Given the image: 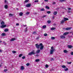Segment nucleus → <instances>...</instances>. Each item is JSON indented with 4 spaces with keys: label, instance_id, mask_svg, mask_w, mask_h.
<instances>
[{
    "label": "nucleus",
    "instance_id": "1",
    "mask_svg": "<svg viewBox=\"0 0 73 73\" xmlns=\"http://www.w3.org/2000/svg\"><path fill=\"white\" fill-rule=\"evenodd\" d=\"M36 54L35 53V51L34 50H33V51H32L31 52H30L29 53V55H32V54Z\"/></svg>",
    "mask_w": 73,
    "mask_h": 73
},
{
    "label": "nucleus",
    "instance_id": "2",
    "mask_svg": "<svg viewBox=\"0 0 73 73\" xmlns=\"http://www.w3.org/2000/svg\"><path fill=\"white\" fill-rule=\"evenodd\" d=\"M43 48H44V46L42 45V44H40V50H42L43 49Z\"/></svg>",
    "mask_w": 73,
    "mask_h": 73
},
{
    "label": "nucleus",
    "instance_id": "3",
    "mask_svg": "<svg viewBox=\"0 0 73 73\" xmlns=\"http://www.w3.org/2000/svg\"><path fill=\"white\" fill-rule=\"evenodd\" d=\"M36 47L37 49H39L40 48V44L38 45V44H35Z\"/></svg>",
    "mask_w": 73,
    "mask_h": 73
},
{
    "label": "nucleus",
    "instance_id": "4",
    "mask_svg": "<svg viewBox=\"0 0 73 73\" xmlns=\"http://www.w3.org/2000/svg\"><path fill=\"white\" fill-rule=\"evenodd\" d=\"M54 51V49H52L50 50V54H52L53 52Z\"/></svg>",
    "mask_w": 73,
    "mask_h": 73
},
{
    "label": "nucleus",
    "instance_id": "5",
    "mask_svg": "<svg viewBox=\"0 0 73 73\" xmlns=\"http://www.w3.org/2000/svg\"><path fill=\"white\" fill-rule=\"evenodd\" d=\"M31 5L30 4H27L26 5V7H31Z\"/></svg>",
    "mask_w": 73,
    "mask_h": 73
},
{
    "label": "nucleus",
    "instance_id": "6",
    "mask_svg": "<svg viewBox=\"0 0 73 73\" xmlns=\"http://www.w3.org/2000/svg\"><path fill=\"white\" fill-rule=\"evenodd\" d=\"M64 20V21H67V20H68L69 19L68 18H63Z\"/></svg>",
    "mask_w": 73,
    "mask_h": 73
},
{
    "label": "nucleus",
    "instance_id": "7",
    "mask_svg": "<svg viewBox=\"0 0 73 73\" xmlns=\"http://www.w3.org/2000/svg\"><path fill=\"white\" fill-rule=\"evenodd\" d=\"M72 29L71 27H67V28H66L65 29L66 30H70V29Z\"/></svg>",
    "mask_w": 73,
    "mask_h": 73
},
{
    "label": "nucleus",
    "instance_id": "8",
    "mask_svg": "<svg viewBox=\"0 0 73 73\" xmlns=\"http://www.w3.org/2000/svg\"><path fill=\"white\" fill-rule=\"evenodd\" d=\"M7 27V25H3L1 26V28H5V27Z\"/></svg>",
    "mask_w": 73,
    "mask_h": 73
},
{
    "label": "nucleus",
    "instance_id": "9",
    "mask_svg": "<svg viewBox=\"0 0 73 73\" xmlns=\"http://www.w3.org/2000/svg\"><path fill=\"white\" fill-rule=\"evenodd\" d=\"M68 46L69 48H70V49L72 48L73 47V46L71 45H68Z\"/></svg>",
    "mask_w": 73,
    "mask_h": 73
},
{
    "label": "nucleus",
    "instance_id": "10",
    "mask_svg": "<svg viewBox=\"0 0 73 73\" xmlns=\"http://www.w3.org/2000/svg\"><path fill=\"white\" fill-rule=\"evenodd\" d=\"M60 38L62 39L65 38V37L64 35H62L60 36Z\"/></svg>",
    "mask_w": 73,
    "mask_h": 73
},
{
    "label": "nucleus",
    "instance_id": "11",
    "mask_svg": "<svg viewBox=\"0 0 73 73\" xmlns=\"http://www.w3.org/2000/svg\"><path fill=\"white\" fill-rule=\"evenodd\" d=\"M40 52V50H37L36 51V53L38 54Z\"/></svg>",
    "mask_w": 73,
    "mask_h": 73
},
{
    "label": "nucleus",
    "instance_id": "12",
    "mask_svg": "<svg viewBox=\"0 0 73 73\" xmlns=\"http://www.w3.org/2000/svg\"><path fill=\"white\" fill-rule=\"evenodd\" d=\"M21 70H24V67L23 66H21L20 68Z\"/></svg>",
    "mask_w": 73,
    "mask_h": 73
},
{
    "label": "nucleus",
    "instance_id": "13",
    "mask_svg": "<svg viewBox=\"0 0 73 73\" xmlns=\"http://www.w3.org/2000/svg\"><path fill=\"white\" fill-rule=\"evenodd\" d=\"M68 33H68V32H66L64 33L63 34V35H64L66 36V35H68Z\"/></svg>",
    "mask_w": 73,
    "mask_h": 73
},
{
    "label": "nucleus",
    "instance_id": "14",
    "mask_svg": "<svg viewBox=\"0 0 73 73\" xmlns=\"http://www.w3.org/2000/svg\"><path fill=\"white\" fill-rule=\"evenodd\" d=\"M23 13L22 12H20L19 13V16H23Z\"/></svg>",
    "mask_w": 73,
    "mask_h": 73
},
{
    "label": "nucleus",
    "instance_id": "15",
    "mask_svg": "<svg viewBox=\"0 0 73 73\" xmlns=\"http://www.w3.org/2000/svg\"><path fill=\"white\" fill-rule=\"evenodd\" d=\"M16 40V38H12L11 39V41H13L14 40Z\"/></svg>",
    "mask_w": 73,
    "mask_h": 73
},
{
    "label": "nucleus",
    "instance_id": "16",
    "mask_svg": "<svg viewBox=\"0 0 73 73\" xmlns=\"http://www.w3.org/2000/svg\"><path fill=\"white\" fill-rule=\"evenodd\" d=\"M64 21H64V20H63L62 21H61L60 22V23L61 24H64Z\"/></svg>",
    "mask_w": 73,
    "mask_h": 73
},
{
    "label": "nucleus",
    "instance_id": "17",
    "mask_svg": "<svg viewBox=\"0 0 73 73\" xmlns=\"http://www.w3.org/2000/svg\"><path fill=\"white\" fill-rule=\"evenodd\" d=\"M5 9H8V5H5Z\"/></svg>",
    "mask_w": 73,
    "mask_h": 73
},
{
    "label": "nucleus",
    "instance_id": "18",
    "mask_svg": "<svg viewBox=\"0 0 73 73\" xmlns=\"http://www.w3.org/2000/svg\"><path fill=\"white\" fill-rule=\"evenodd\" d=\"M1 25H4V22H3V21L1 22Z\"/></svg>",
    "mask_w": 73,
    "mask_h": 73
},
{
    "label": "nucleus",
    "instance_id": "19",
    "mask_svg": "<svg viewBox=\"0 0 73 73\" xmlns=\"http://www.w3.org/2000/svg\"><path fill=\"white\" fill-rule=\"evenodd\" d=\"M64 53H68V51L66 50H64Z\"/></svg>",
    "mask_w": 73,
    "mask_h": 73
},
{
    "label": "nucleus",
    "instance_id": "20",
    "mask_svg": "<svg viewBox=\"0 0 73 73\" xmlns=\"http://www.w3.org/2000/svg\"><path fill=\"white\" fill-rule=\"evenodd\" d=\"M9 31V30L8 29H5L4 30V31L5 32H8Z\"/></svg>",
    "mask_w": 73,
    "mask_h": 73
},
{
    "label": "nucleus",
    "instance_id": "21",
    "mask_svg": "<svg viewBox=\"0 0 73 73\" xmlns=\"http://www.w3.org/2000/svg\"><path fill=\"white\" fill-rule=\"evenodd\" d=\"M57 13V11H54V15H56Z\"/></svg>",
    "mask_w": 73,
    "mask_h": 73
},
{
    "label": "nucleus",
    "instance_id": "22",
    "mask_svg": "<svg viewBox=\"0 0 73 73\" xmlns=\"http://www.w3.org/2000/svg\"><path fill=\"white\" fill-rule=\"evenodd\" d=\"M62 68H66V67L65 66V65L62 66Z\"/></svg>",
    "mask_w": 73,
    "mask_h": 73
},
{
    "label": "nucleus",
    "instance_id": "23",
    "mask_svg": "<svg viewBox=\"0 0 73 73\" xmlns=\"http://www.w3.org/2000/svg\"><path fill=\"white\" fill-rule=\"evenodd\" d=\"M45 8H46V9H49V7L48 6H46Z\"/></svg>",
    "mask_w": 73,
    "mask_h": 73
},
{
    "label": "nucleus",
    "instance_id": "24",
    "mask_svg": "<svg viewBox=\"0 0 73 73\" xmlns=\"http://www.w3.org/2000/svg\"><path fill=\"white\" fill-rule=\"evenodd\" d=\"M51 40H54V39H55V38L54 37H52L51 38Z\"/></svg>",
    "mask_w": 73,
    "mask_h": 73
},
{
    "label": "nucleus",
    "instance_id": "25",
    "mask_svg": "<svg viewBox=\"0 0 73 73\" xmlns=\"http://www.w3.org/2000/svg\"><path fill=\"white\" fill-rule=\"evenodd\" d=\"M1 35L3 36H4L5 35V33H3L1 34Z\"/></svg>",
    "mask_w": 73,
    "mask_h": 73
},
{
    "label": "nucleus",
    "instance_id": "26",
    "mask_svg": "<svg viewBox=\"0 0 73 73\" xmlns=\"http://www.w3.org/2000/svg\"><path fill=\"white\" fill-rule=\"evenodd\" d=\"M40 61V60L39 59H36L35 60V62H38Z\"/></svg>",
    "mask_w": 73,
    "mask_h": 73
},
{
    "label": "nucleus",
    "instance_id": "27",
    "mask_svg": "<svg viewBox=\"0 0 73 73\" xmlns=\"http://www.w3.org/2000/svg\"><path fill=\"white\" fill-rule=\"evenodd\" d=\"M9 16H11V17H12V16H13V14H12L11 13L9 14Z\"/></svg>",
    "mask_w": 73,
    "mask_h": 73
},
{
    "label": "nucleus",
    "instance_id": "28",
    "mask_svg": "<svg viewBox=\"0 0 73 73\" xmlns=\"http://www.w3.org/2000/svg\"><path fill=\"white\" fill-rule=\"evenodd\" d=\"M50 29H51V30H52V31H53V30H54V29H55V28H51Z\"/></svg>",
    "mask_w": 73,
    "mask_h": 73
},
{
    "label": "nucleus",
    "instance_id": "29",
    "mask_svg": "<svg viewBox=\"0 0 73 73\" xmlns=\"http://www.w3.org/2000/svg\"><path fill=\"white\" fill-rule=\"evenodd\" d=\"M45 11V9L44 8L42 9H40L41 11Z\"/></svg>",
    "mask_w": 73,
    "mask_h": 73
},
{
    "label": "nucleus",
    "instance_id": "30",
    "mask_svg": "<svg viewBox=\"0 0 73 73\" xmlns=\"http://www.w3.org/2000/svg\"><path fill=\"white\" fill-rule=\"evenodd\" d=\"M47 23L48 24H50V23H51V21H50L48 20L47 21Z\"/></svg>",
    "mask_w": 73,
    "mask_h": 73
},
{
    "label": "nucleus",
    "instance_id": "31",
    "mask_svg": "<svg viewBox=\"0 0 73 73\" xmlns=\"http://www.w3.org/2000/svg\"><path fill=\"white\" fill-rule=\"evenodd\" d=\"M23 56L22 54H20L19 55V57H21V56Z\"/></svg>",
    "mask_w": 73,
    "mask_h": 73
},
{
    "label": "nucleus",
    "instance_id": "32",
    "mask_svg": "<svg viewBox=\"0 0 73 73\" xmlns=\"http://www.w3.org/2000/svg\"><path fill=\"white\" fill-rule=\"evenodd\" d=\"M64 70L65 71H67V70H68V68H66V69H64Z\"/></svg>",
    "mask_w": 73,
    "mask_h": 73
},
{
    "label": "nucleus",
    "instance_id": "33",
    "mask_svg": "<svg viewBox=\"0 0 73 73\" xmlns=\"http://www.w3.org/2000/svg\"><path fill=\"white\" fill-rule=\"evenodd\" d=\"M46 25H44L42 27V28H46Z\"/></svg>",
    "mask_w": 73,
    "mask_h": 73
},
{
    "label": "nucleus",
    "instance_id": "34",
    "mask_svg": "<svg viewBox=\"0 0 73 73\" xmlns=\"http://www.w3.org/2000/svg\"><path fill=\"white\" fill-rule=\"evenodd\" d=\"M34 2L35 3H37V2H38V0H35L34 1Z\"/></svg>",
    "mask_w": 73,
    "mask_h": 73
},
{
    "label": "nucleus",
    "instance_id": "35",
    "mask_svg": "<svg viewBox=\"0 0 73 73\" xmlns=\"http://www.w3.org/2000/svg\"><path fill=\"white\" fill-rule=\"evenodd\" d=\"M29 65H30V64H29V63H27L26 64L27 66H29Z\"/></svg>",
    "mask_w": 73,
    "mask_h": 73
},
{
    "label": "nucleus",
    "instance_id": "36",
    "mask_svg": "<svg viewBox=\"0 0 73 73\" xmlns=\"http://www.w3.org/2000/svg\"><path fill=\"white\" fill-rule=\"evenodd\" d=\"M50 11H48L47 12V13H48V14H49V13H50Z\"/></svg>",
    "mask_w": 73,
    "mask_h": 73
},
{
    "label": "nucleus",
    "instance_id": "37",
    "mask_svg": "<svg viewBox=\"0 0 73 73\" xmlns=\"http://www.w3.org/2000/svg\"><path fill=\"white\" fill-rule=\"evenodd\" d=\"M48 65L46 64V65L45 66V67L46 68H48Z\"/></svg>",
    "mask_w": 73,
    "mask_h": 73
},
{
    "label": "nucleus",
    "instance_id": "38",
    "mask_svg": "<svg viewBox=\"0 0 73 73\" xmlns=\"http://www.w3.org/2000/svg\"><path fill=\"white\" fill-rule=\"evenodd\" d=\"M47 35H47V34H44V36H46Z\"/></svg>",
    "mask_w": 73,
    "mask_h": 73
},
{
    "label": "nucleus",
    "instance_id": "39",
    "mask_svg": "<svg viewBox=\"0 0 73 73\" xmlns=\"http://www.w3.org/2000/svg\"><path fill=\"white\" fill-rule=\"evenodd\" d=\"M29 0H25V3H27V2H28Z\"/></svg>",
    "mask_w": 73,
    "mask_h": 73
},
{
    "label": "nucleus",
    "instance_id": "40",
    "mask_svg": "<svg viewBox=\"0 0 73 73\" xmlns=\"http://www.w3.org/2000/svg\"><path fill=\"white\" fill-rule=\"evenodd\" d=\"M56 2H54L52 3V5H54V4H56Z\"/></svg>",
    "mask_w": 73,
    "mask_h": 73
},
{
    "label": "nucleus",
    "instance_id": "41",
    "mask_svg": "<svg viewBox=\"0 0 73 73\" xmlns=\"http://www.w3.org/2000/svg\"><path fill=\"white\" fill-rule=\"evenodd\" d=\"M65 0H60V1L61 2H63V1H64Z\"/></svg>",
    "mask_w": 73,
    "mask_h": 73
},
{
    "label": "nucleus",
    "instance_id": "42",
    "mask_svg": "<svg viewBox=\"0 0 73 73\" xmlns=\"http://www.w3.org/2000/svg\"><path fill=\"white\" fill-rule=\"evenodd\" d=\"M22 58V59H24V58H25V56H23Z\"/></svg>",
    "mask_w": 73,
    "mask_h": 73
},
{
    "label": "nucleus",
    "instance_id": "43",
    "mask_svg": "<svg viewBox=\"0 0 73 73\" xmlns=\"http://www.w3.org/2000/svg\"><path fill=\"white\" fill-rule=\"evenodd\" d=\"M12 52H13V53H15L16 52L15 51H12Z\"/></svg>",
    "mask_w": 73,
    "mask_h": 73
},
{
    "label": "nucleus",
    "instance_id": "44",
    "mask_svg": "<svg viewBox=\"0 0 73 73\" xmlns=\"http://www.w3.org/2000/svg\"><path fill=\"white\" fill-rule=\"evenodd\" d=\"M8 70L7 69H5L4 70V72H7Z\"/></svg>",
    "mask_w": 73,
    "mask_h": 73
},
{
    "label": "nucleus",
    "instance_id": "45",
    "mask_svg": "<svg viewBox=\"0 0 73 73\" xmlns=\"http://www.w3.org/2000/svg\"><path fill=\"white\" fill-rule=\"evenodd\" d=\"M33 33V34H36V32H34Z\"/></svg>",
    "mask_w": 73,
    "mask_h": 73
},
{
    "label": "nucleus",
    "instance_id": "46",
    "mask_svg": "<svg viewBox=\"0 0 73 73\" xmlns=\"http://www.w3.org/2000/svg\"><path fill=\"white\" fill-rule=\"evenodd\" d=\"M28 31V30L27 29H25V32H27Z\"/></svg>",
    "mask_w": 73,
    "mask_h": 73
},
{
    "label": "nucleus",
    "instance_id": "47",
    "mask_svg": "<svg viewBox=\"0 0 73 73\" xmlns=\"http://www.w3.org/2000/svg\"><path fill=\"white\" fill-rule=\"evenodd\" d=\"M26 14V15H29V13L27 12Z\"/></svg>",
    "mask_w": 73,
    "mask_h": 73
},
{
    "label": "nucleus",
    "instance_id": "48",
    "mask_svg": "<svg viewBox=\"0 0 73 73\" xmlns=\"http://www.w3.org/2000/svg\"><path fill=\"white\" fill-rule=\"evenodd\" d=\"M39 37H37L36 38V40H38V39H39Z\"/></svg>",
    "mask_w": 73,
    "mask_h": 73
},
{
    "label": "nucleus",
    "instance_id": "49",
    "mask_svg": "<svg viewBox=\"0 0 73 73\" xmlns=\"http://www.w3.org/2000/svg\"><path fill=\"white\" fill-rule=\"evenodd\" d=\"M46 15H43V16L42 17H43V18L45 17H46Z\"/></svg>",
    "mask_w": 73,
    "mask_h": 73
},
{
    "label": "nucleus",
    "instance_id": "50",
    "mask_svg": "<svg viewBox=\"0 0 73 73\" xmlns=\"http://www.w3.org/2000/svg\"><path fill=\"white\" fill-rule=\"evenodd\" d=\"M72 63V62H67V63L68 64H70Z\"/></svg>",
    "mask_w": 73,
    "mask_h": 73
},
{
    "label": "nucleus",
    "instance_id": "51",
    "mask_svg": "<svg viewBox=\"0 0 73 73\" xmlns=\"http://www.w3.org/2000/svg\"><path fill=\"white\" fill-rule=\"evenodd\" d=\"M7 0H5V3H7Z\"/></svg>",
    "mask_w": 73,
    "mask_h": 73
},
{
    "label": "nucleus",
    "instance_id": "52",
    "mask_svg": "<svg viewBox=\"0 0 73 73\" xmlns=\"http://www.w3.org/2000/svg\"><path fill=\"white\" fill-rule=\"evenodd\" d=\"M16 25L17 26L19 25V24L18 23H16Z\"/></svg>",
    "mask_w": 73,
    "mask_h": 73
},
{
    "label": "nucleus",
    "instance_id": "53",
    "mask_svg": "<svg viewBox=\"0 0 73 73\" xmlns=\"http://www.w3.org/2000/svg\"><path fill=\"white\" fill-rule=\"evenodd\" d=\"M71 55H73V52H72L71 53Z\"/></svg>",
    "mask_w": 73,
    "mask_h": 73
},
{
    "label": "nucleus",
    "instance_id": "54",
    "mask_svg": "<svg viewBox=\"0 0 73 73\" xmlns=\"http://www.w3.org/2000/svg\"><path fill=\"white\" fill-rule=\"evenodd\" d=\"M4 42V44L5 45H6L7 44V43H6L5 42Z\"/></svg>",
    "mask_w": 73,
    "mask_h": 73
},
{
    "label": "nucleus",
    "instance_id": "55",
    "mask_svg": "<svg viewBox=\"0 0 73 73\" xmlns=\"http://www.w3.org/2000/svg\"><path fill=\"white\" fill-rule=\"evenodd\" d=\"M62 9H65V7H62Z\"/></svg>",
    "mask_w": 73,
    "mask_h": 73
},
{
    "label": "nucleus",
    "instance_id": "56",
    "mask_svg": "<svg viewBox=\"0 0 73 73\" xmlns=\"http://www.w3.org/2000/svg\"><path fill=\"white\" fill-rule=\"evenodd\" d=\"M51 49H53V47L52 46L51 48Z\"/></svg>",
    "mask_w": 73,
    "mask_h": 73
},
{
    "label": "nucleus",
    "instance_id": "57",
    "mask_svg": "<svg viewBox=\"0 0 73 73\" xmlns=\"http://www.w3.org/2000/svg\"><path fill=\"white\" fill-rule=\"evenodd\" d=\"M68 10H71V8H68Z\"/></svg>",
    "mask_w": 73,
    "mask_h": 73
},
{
    "label": "nucleus",
    "instance_id": "58",
    "mask_svg": "<svg viewBox=\"0 0 73 73\" xmlns=\"http://www.w3.org/2000/svg\"><path fill=\"white\" fill-rule=\"evenodd\" d=\"M44 0L46 2H48V0Z\"/></svg>",
    "mask_w": 73,
    "mask_h": 73
},
{
    "label": "nucleus",
    "instance_id": "59",
    "mask_svg": "<svg viewBox=\"0 0 73 73\" xmlns=\"http://www.w3.org/2000/svg\"><path fill=\"white\" fill-rule=\"evenodd\" d=\"M36 57H37V56H39V55H38V54H37V55H36Z\"/></svg>",
    "mask_w": 73,
    "mask_h": 73
},
{
    "label": "nucleus",
    "instance_id": "60",
    "mask_svg": "<svg viewBox=\"0 0 73 73\" xmlns=\"http://www.w3.org/2000/svg\"><path fill=\"white\" fill-rule=\"evenodd\" d=\"M1 52V53H2V50H0V52Z\"/></svg>",
    "mask_w": 73,
    "mask_h": 73
},
{
    "label": "nucleus",
    "instance_id": "61",
    "mask_svg": "<svg viewBox=\"0 0 73 73\" xmlns=\"http://www.w3.org/2000/svg\"><path fill=\"white\" fill-rule=\"evenodd\" d=\"M23 26H24V27H27V25H23Z\"/></svg>",
    "mask_w": 73,
    "mask_h": 73
},
{
    "label": "nucleus",
    "instance_id": "62",
    "mask_svg": "<svg viewBox=\"0 0 73 73\" xmlns=\"http://www.w3.org/2000/svg\"><path fill=\"white\" fill-rule=\"evenodd\" d=\"M33 13L35 15H37V13Z\"/></svg>",
    "mask_w": 73,
    "mask_h": 73
},
{
    "label": "nucleus",
    "instance_id": "63",
    "mask_svg": "<svg viewBox=\"0 0 73 73\" xmlns=\"http://www.w3.org/2000/svg\"><path fill=\"white\" fill-rule=\"evenodd\" d=\"M52 60H53V58H51V61H52Z\"/></svg>",
    "mask_w": 73,
    "mask_h": 73
},
{
    "label": "nucleus",
    "instance_id": "64",
    "mask_svg": "<svg viewBox=\"0 0 73 73\" xmlns=\"http://www.w3.org/2000/svg\"><path fill=\"white\" fill-rule=\"evenodd\" d=\"M54 17H55L54 16H53V17H52V18L54 19Z\"/></svg>",
    "mask_w": 73,
    "mask_h": 73
}]
</instances>
